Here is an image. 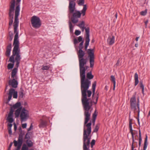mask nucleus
<instances>
[{"instance_id":"obj_1","label":"nucleus","mask_w":150,"mask_h":150,"mask_svg":"<svg viewBox=\"0 0 150 150\" xmlns=\"http://www.w3.org/2000/svg\"><path fill=\"white\" fill-rule=\"evenodd\" d=\"M89 86L88 87H85L81 85V101L83 107V110H85L84 115L85 117V124L87 123L90 119L91 112L89 110L91 108L92 105H90L89 100L90 98H87V96L90 97L91 95L92 92L90 90H88Z\"/></svg>"},{"instance_id":"obj_2","label":"nucleus","mask_w":150,"mask_h":150,"mask_svg":"<svg viewBox=\"0 0 150 150\" xmlns=\"http://www.w3.org/2000/svg\"><path fill=\"white\" fill-rule=\"evenodd\" d=\"M20 43H13L14 47L12 51V54H13V57L16 56L15 58V62H16L15 66L16 67L14 68L12 70V76L17 74L18 68L19 66L20 61L21 59V55L20 54V49L19 48Z\"/></svg>"},{"instance_id":"obj_3","label":"nucleus","mask_w":150,"mask_h":150,"mask_svg":"<svg viewBox=\"0 0 150 150\" xmlns=\"http://www.w3.org/2000/svg\"><path fill=\"white\" fill-rule=\"evenodd\" d=\"M85 117L84 124L83 132V146L85 149H86V146H89L90 143L91 137H89L91 132V122L85 124Z\"/></svg>"},{"instance_id":"obj_4","label":"nucleus","mask_w":150,"mask_h":150,"mask_svg":"<svg viewBox=\"0 0 150 150\" xmlns=\"http://www.w3.org/2000/svg\"><path fill=\"white\" fill-rule=\"evenodd\" d=\"M20 5H16L15 9L14 21L13 24L14 32L15 35L13 43H19L18 40V31L17 29L19 23L18 17L20 14Z\"/></svg>"},{"instance_id":"obj_5","label":"nucleus","mask_w":150,"mask_h":150,"mask_svg":"<svg viewBox=\"0 0 150 150\" xmlns=\"http://www.w3.org/2000/svg\"><path fill=\"white\" fill-rule=\"evenodd\" d=\"M84 76H82L81 74H80L81 78V85L85 87H88L90 86L91 82L89 80L93 79V78L94 76L92 74V71H90L88 72L86 74H86L85 73Z\"/></svg>"},{"instance_id":"obj_6","label":"nucleus","mask_w":150,"mask_h":150,"mask_svg":"<svg viewBox=\"0 0 150 150\" xmlns=\"http://www.w3.org/2000/svg\"><path fill=\"white\" fill-rule=\"evenodd\" d=\"M22 108L21 103L20 102H17L13 105L11 107L10 109V112L8 114V116L6 119V120L8 122H12L14 121V120L13 118V113L15 109L18 108Z\"/></svg>"},{"instance_id":"obj_7","label":"nucleus","mask_w":150,"mask_h":150,"mask_svg":"<svg viewBox=\"0 0 150 150\" xmlns=\"http://www.w3.org/2000/svg\"><path fill=\"white\" fill-rule=\"evenodd\" d=\"M15 0H11L10 2V5L8 12L9 25L11 26L13 22V12L15 9Z\"/></svg>"},{"instance_id":"obj_8","label":"nucleus","mask_w":150,"mask_h":150,"mask_svg":"<svg viewBox=\"0 0 150 150\" xmlns=\"http://www.w3.org/2000/svg\"><path fill=\"white\" fill-rule=\"evenodd\" d=\"M32 26L34 28L38 29L40 28L42 25L40 18L38 16H34L31 19Z\"/></svg>"},{"instance_id":"obj_9","label":"nucleus","mask_w":150,"mask_h":150,"mask_svg":"<svg viewBox=\"0 0 150 150\" xmlns=\"http://www.w3.org/2000/svg\"><path fill=\"white\" fill-rule=\"evenodd\" d=\"M87 53L89 57L90 67L92 68L94 65V50L93 49H89L87 50Z\"/></svg>"},{"instance_id":"obj_10","label":"nucleus","mask_w":150,"mask_h":150,"mask_svg":"<svg viewBox=\"0 0 150 150\" xmlns=\"http://www.w3.org/2000/svg\"><path fill=\"white\" fill-rule=\"evenodd\" d=\"M11 77L12 79H10L8 81V85L11 86L12 88H17L18 85V82L17 80L18 79V76L16 74L12 76L11 73Z\"/></svg>"},{"instance_id":"obj_11","label":"nucleus","mask_w":150,"mask_h":150,"mask_svg":"<svg viewBox=\"0 0 150 150\" xmlns=\"http://www.w3.org/2000/svg\"><path fill=\"white\" fill-rule=\"evenodd\" d=\"M71 13L72 14V16L71 18V22L74 24H76L79 21L78 18L81 17V13L79 11L76 10Z\"/></svg>"},{"instance_id":"obj_12","label":"nucleus","mask_w":150,"mask_h":150,"mask_svg":"<svg viewBox=\"0 0 150 150\" xmlns=\"http://www.w3.org/2000/svg\"><path fill=\"white\" fill-rule=\"evenodd\" d=\"M87 62V60L79 63L80 74L85 76L86 70L89 68V66L86 65Z\"/></svg>"},{"instance_id":"obj_13","label":"nucleus","mask_w":150,"mask_h":150,"mask_svg":"<svg viewBox=\"0 0 150 150\" xmlns=\"http://www.w3.org/2000/svg\"><path fill=\"white\" fill-rule=\"evenodd\" d=\"M29 117L28 111L25 108H22L20 115L21 122L26 121L28 118Z\"/></svg>"},{"instance_id":"obj_14","label":"nucleus","mask_w":150,"mask_h":150,"mask_svg":"<svg viewBox=\"0 0 150 150\" xmlns=\"http://www.w3.org/2000/svg\"><path fill=\"white\" fill-rule=\"evenodd\" d=\"M15 88H11L9 89L8 93V97L7 101L9 102L11 99L12 96L14 98H17L18 97V92L16 91Z\"/></svg>"},{"instance_id":"obj_15","label":"nucleus","mask_w":150,"mask_h":150,"mask_svg":"<svg viewBox=\"0 0 150 150\" xmlns=\"http://www.w3.org/2000/svg\"><path fill=\"white\" fill-rule=\"evenodd\" d=\"M130 107L133 110L135 111L137 109L136 108V100L135 95H133L132 96V97L130 99Z\"/></svg>"},{"instance_id":"obj_16","label":"nucleus","mask_w":150,"mask_h":150,"mask_svg":"<svg viewBox=\"0 0 150 150\" xmlns=\"http://www.w3.org/2000/svg\"><path fill=\"white\" fill-rule=\"evenodd\" d=\"M85 54V52L82 50H79L77 53L79 63L87 60V59L83 58Z\"/></svg>"},{"instance_id":"obj_17","label":"nucleus","mask_w":150,"mask_h":150,"mask_svg":"<svg viewBox=\"0 0 150 150\" xmlns=\"http://www.w3.org/2000/svg\"><path fill=\"white\" fill-rule=\"evenodd\" d=\"M85 0H79L78 2V4L79 6H83V8L82 10L81 11V14H82L83 16L85 14V12L87 10V8L86 5H84Z\"/></svg>"},{"instance_id":"obj_18","label":"nucleus","mask_w":150,"mask_h":150,"mask_svg":"<svg viewBox=\"0 0 150 150\" xmlns=\"http://www.w3.org/2000/svg\"><path fill=\"white\" fill-rule=\"evenodd\" d=\"M8 62H11L12 63H10L8 64L7 68L8 69H12L14 66L15 60L14 58L13 57V54L9 58Z\"/></svg>"},{"instance_id":"obj_19","label":"nucleus","mask_w":150,"mask_h":150,"mask_svg":"<svg viewBox=\"0 0 150 150\" xmlns=\"http://www.w3.org/2000/svg\"><path fill=\"white\" fill-rule=\"evenodd\" d=\"M76 3L73 2L72 1H70L69 2V12L70 14H71L72 13H73L75 9Z\"/></svg>"},{"instance_id":"obj_20","label":"nucleus","mask_w":150,"mask_h":150,"mask_svg":"<svg viewBox=\"0 0 150 150\" xmlns=\"http://www.w3.org/2000/svg\"><path fill=\"white\" fill-rule=\"evenodd\" d=\"M132 119H129V128L130 130V132L131 133L132 135V139H135L134 135V134L133 132V130L132 128Z\"/></svg>"},{"instance_id":"obj_21","label":"nucleus","mask_w":150,"mask_h":150,"mask_svg":"<svg viewBox=\"0 0 150 150\" xmlns=\"http://www.w3.org/2000/svg\"><path fill=\"white\" fill-rule=\"evenodd\" d=\"M13 143L15 146L17 147L16 150H20L23 143L18 142L15 140L13 141Z\"/></svg>"},{"instance_id":"obj_22","label":"nucleus","mask_w":150,"mask_h":150,"mask_svg":"<svg viewBox=\"0 0 150 150\" xmlns=\"http://www.w3.org/2000/svg\"><path fill=\"white\" fill-rule=\"evenodd\" d=\"M11 46V44L10 43L7 46L5 55L7 57L9 56L10 55V53L12 47Z\"/></svg>"},{"instance_id":"obj_23","label":"nucleus","mask_w":150,"mask_h":150,"mask_svg":"<svg viewBox=\"0 0 150 150\" xmlns=\"http://www.w3.org/2000/svg\"><path fill=\"white\" fill-rule=\"evenodd\" d=\"M139 143H138V149L139 150L141 146L142 142V139L141 136V130L139 128Z\"/></svg>"},{"instance_id":"obj_24","label":"nucleus","mask_w":150,"mask_h":150,"mask_svg":"<svg viewBox=\"0 0 150 150\" xmlns=\"http://www.w3.org/2000/svg\"><path fill=\"white\" fill-rule=\"evenodd\" d=\"M25 134L24 132H20L19 134V136L18 140L17 141L21 143H23V137Z\"/></svg>"},{"instance_id":"obj_25","label":"nucleus","mask_w":150,"mask_h":150,"mask_svg":"<svg viewBox=\"0 0 150 150\" xmlns=\"http://www.w3.org/2000/svg\"><path fill=\"white\" fill-rule=\"evenodd\" d=\"M86 37L85 40H90V28L89 27L85 28Z\"/></svg>"},{"instance_id":"obj_26","label":"nucleus","mask_w":150,"mask_h":150,"mask_svg":"<svg viewBox=\"0 0 150 150\" xmlns=\"http://www.w3.org/2000/svg\"><path fill=\"white\" fill-rule=\"evenodd\" d=\"M24 90L22 87L20 88V91L18 92V98L20 99L23 98L24 94Z\"/></svg>"},{"instance_id":"obj_27","label":"nucleus","mask_w":150,"mask_h":150,"mask_svg":"<svg viewBox=\"0 0 150 150\" xmlns=\"http://www.w3.org/2000/svg\"><path fill=\"white\" fill-rule=\"evenodd\" d=\"M148 140V136L146 134V135L145 138L144 143V146H143V150H146V149L148 145V142H147ZM141 150H143L141 149Z\"/></svg>"},{"instance_id":"obj_28","label":"nucleus","mask_w":150,"mask_h":150,"mask_svg":"<svg viewBox=\"0 0 150 150\" xmlns=\"http://www.w3.org/2000/svg\"><path fill=\"white\" fill-rule=\"evenodd\" d=\"M84 41L83 40V37L82 36H79L78 38V40L76 38H75L74 40V44H76L79 42H82Z\"/></svg>"},{"instance_id":"obj_29","label":"nucleus","mask_w":150,"mask_h":150,"mask_svg":"<svg viewBox=\"0 0 150 150\" xmlns=\"http://www.w3.org/2000/svg\"><path fill=\"white\" fill-rule=\"evenodd\" d=\"M107 42L110 45L113 44L115 42V37L112 35L111 38H109L107 39Z\"/></svg>"},{"instance_id":"obj_30","label":"nucleus","mask_w":150,"mask_h":150,"mask_svg":"<svg viewBox=\"0 0 150 150\" xmlns=\"http://www.w3.org/2000/svg\"><path fill=\"white\" fill-rule=\"evenodd\" d=\"M47 122L45 121L41 120V122L39 125V127L40 128H44L46 126Z\"/></svg>"},{"instance_id":"obj_31","label":"nucleus","mask_w":150,"mask_h":150,"mask_svg":"<svg viewBox=\"0 0 150 150\" xmlns=\"http://www.w3.org/2000/svg\"><path fill=\"white\" fill-rule=\"evenodd\" d=\"M12 122H8V123L7 127L8 130V133L9 135H11L12 134V131L11 130V127L12 126V124H11Z\"/></svg>"},{"instance_id":"obj_32","label":"nucleus","mask_w":150,"mask_h":150,"mask_svg":"<svg viewBox=\"0 0 150 150\" xmlns=\"http://www.w3.org/2000/svg\"><path fill=\"white\" fill-rule=\"evenodd\" d=\"M22 109V108L21 107V108H18L16 110L15 113L16 117L17 118L19 117V115H20V114H21Z\"/></svg>"},{"instance_id":"obj_33","label":"nucleus","mask_w":150,"mask_h":150,"mask_svg":"<svg viewBox=\"0 0 150 150\" xmlns=\"http://www.w3.org/2000/svg\"><path fill=\"white\" fill-rule=\"evenodd\" d=\"M134 78L135 80V84L134 86H136L138 83L139 81L138 80V76L137 73H136L134 75Z\"/></svg>"},{"instance_id":"obj_34","label":"nucleus","mask_w":150,"mask_h":150,"mask_svg":"<svg viewBox=\"0 0 150 150\" xmlns=\"http://www.w3.org/2000/svg\"><path fill=\"white\" fill-rule=\"evenodd\" d=\"M96 85V81H95L94 82V83L92 84V91H93V95H92V97H93L95 95Z\"/></svg>"},{"instance_id":"obj_35","label":"nucleus","mask_w":150,"mask_h":150,"mask_svg":"<svg viewBox=\"0 0 150 150\" xmlns=\"http://www.w3.org/2000/svg\"><path fill=\"white\" fill-rule=\"evenodd\" d=\"M110 80L113 83V90H114L115 88L116 84L115 78V76L113 75H111L110 76Z\"/></svg>"},{"instance_id":"obj_36","label":"nucleus","mask_w":150,"mask_h":150,"mask_svg":"<svg viewBox=\"0 0 150 150\" xmlns=\"http://www.w3.org/2000/svg\"><path fill=\"white\" fill-rule=\"evenodd\" d=\"M69 26L70 33H73L74 26H73L71 23L70 21L69 22Z\"/></svg>"},{"instance_id":"obj_37","label":"nucleus","mask_w":150,"mask_h":150,"mask_svg":"<svg viewBox=\"0 0 150 150\" xmlns=\"http://www.w3.org/2000/svg\"><path fill=\"white\" fill-rule=\"evenodd\" d=\"M140 85V87L142 88V94L144 95V85L143 83V81H141L139 83Z\"/></svg>"},{"instance_id":"obj_38","label":"nucleus","mask_w":150,"mask_h":150,"mask_svg":"<svg viewBox=\"0 0 150 150\" xmlns=\"http://www.w3.org/2000/svg\"><path fill=\"white\" fill-rule=\"evenodd\" d=\"M31 132H28L25 134L24 139H30V135Z\"/></svg>"},{"instance_id":"obj_39","label":"nucleus","mask_w":150,"mask_h":150,"mask_svg":"<svg viewBox=\"0 0 150 150\" xmlns=\"http://www.w3.org/2000/svg\"><path fill=\"white\" fill-rule=\"evenodd\" d=\"M90 40H85V43L84 45V49L86 51L87 50V47L89 45Z\"/></svg>"},{"instance_id":"obj_40","label":"nucleus","mask_w":150,"mask_h":150,"mask_svg":"<svg viewBox=\"0 0 150 150\" xmlns=\"http://www.w3.org/2000/svg\"><path fill=\"white\" fill-rule=\"evenodd\" d=\"M21 150H29L28 147L25 144H23L22 145Z\"/></svg>"},{"instance_id":"obj_41","label":"nucleus","mask_w":150,"mask_h":150,"mask_svg":"<svg viewBox=\"0 0 150 150\" xmlns=\"http://www.w3.org/2000/svg\"><path fill=\"white\" fill-rule=\"evenodd\" d=\"M50 66L49 65H46V66H42V67L41 68V69L43 70H48L50 68Z\"/></svg>"},{"instance_id":"obj_42","label":"nucleus","mask_w":150,"mask_h":150,"mask_svg":"<svg viewBox=\"0 0 150 150\" xmlns=\"http://www.w3.org/2000/svg\"><path fill=\"white\" fill-rule=\"evenodd\" d=\"M9 40L10 41H11L13 38V34L12 32L10 31L9 33Z\"/></svg>"},{"instance_id":"obj_43","label":"nucleus","mask_w":150,"mask_h":150,"mask_svg":"<svg viewBox=\"0 0 150 150\" xmlns=\"http://www.w3.org/2000/svg\"><path fill=\"white\" fill-rule=\"evenodd\" d=\"M25 143H26L25 144H26L28 147H32L33 145V143H29L28 142V140H26Z\"/></svg>"},{"instance_id":"obj_44","label":"nucleus","mask_w":150,"mask_h":150,"mask_svg":"<svg viewBox=\"0 0 150 150\" xmlns=\"http://www.w3.org/2000/svg\"><path fill=\"white\" fill-rule=\"evenodd\" d=\"M132 140V142L131 145V150H136V149H134V144L136 142L135 141V139Z\"/></svg>"},{"instance_id":"obj_45","label":"nucleus","mask_w":150,"mask_h":150,"mask_svg":"<svg viewBox=\"0 0 150 150\" xmlns=\"http://www.w3.org/2000/svg\"><path fill=\"white\" fill-rule=\"evenodd\" d=\"M84 42V41H82V42H81V43L79 44L78 47L79 50H82L83 48V43Z\"/></svg>"},{"instance_id":"obj_46","label":"nucleus","mask_w":150,"mask_h":150,"mask_svg":"<svg viewBox=\"0 0 150 150\" xmlns=\"http://www.w3.org/2000/svg\"><path fill=\"white\" fill-rule=\"evenodd\" d=\"M76 25L79 26L80 28H81V27H82V26H85V22L82 21L81 23L79 24Z\"/></svg>"},{"instance_id":"obj_47","label":"nucleus","mask_w":150,"mask_h":150,"mask_svg":"<svg viewBox=\"0 0 150 150\" xmlns=\"http://www.w3.org/2000/svg\"><path fill=\"white\" fill-rule=\"evenodd\" d=\"M147 13V10L146 9L144 11H142L140 12V14L142 16H144Z\"/></svg>"},{"instance_id":"obj_48","label":"nucleus","mask_w":150,"mask_h":150,"mask_svg":"<svg viewBox=\"0 0 150 150\" xmlns=\"http://www.w3.org/2000/svg\"><path fill=\"white\" fill-rule=\"evenodd\" d=\"M99 127L98 124L96 125L95 126V128L94 129L93 132H97L99 129Z\"/></svg>"},{"instance_id":"obj_49","label":"nucleus","mask_w":150,"mask_h":150,"mask_svg":"<svg viewBox=\"0 0 150 150\" xmlns=\"http://www.w3.org/2000/svg\"><path fill=\"white\" fill-rule=\"evenodd\" d=\"M81 33V31L79 30H75L74 34L78 36Z\"/></svg>"},{"instance_id":"obj_50","label":"nucleus","mask_w":150,"mask_h":150,"mask_svg":"<svg viewBox=\"0 0 150 150\" xmlns=\"http://www.w3.org/2000/svg\"><path fill=\"white\" fill-rule=\"evenodd\" d=\"M33 126L32 124H31L30 127L29 128H28V132H29V131H30L31 129H33Z\"/></svg>"},{"instance_id":"obj_51","label":"nucleus","mask_w":150,"mask_h":150,"mask_svg":"<svg viewBox=\"0 0 150 150\" xmlns=\"http://www.w3.org/2000/svg\"><path fill=\"white\" fill-rule=\"evenodd\" d=\"M27 124L26 123L23 124H22V127L23 129L26 128L27 127Z\"/></svg>"},{"instance_id":"obj_52","label":"nucleus","mask_w":150,"mask_h":150,"mask_svg":"<svg viewBox=\"0 0 150 150\" xmlns=\"http://www.w3.org/2000/svg\"><path fill=\"white\" fill-rule=\"evenodd\" d=\"M13 125H14V130L16 132L17 129V126L16 124V123H15V122H14L13 123Z\"/></svg>"},{"instance_id":"obj_53","label":"nucleus","mask_w":150,"mask_h":150,"mask_svg":"<svg viewBox=\"0 0 150 150\" xmlns=\"http://www.w3.org/2000/svg\"><path fill=\"white\" fill-rule=\"evenodd\" d=\"M97 116V115L95 113V112L94 113L93 115V119H96Z\"/></svg>"},{"instance_id":"obj_54","label":"nucleus","mask_w":150,"mask_h":150,"mask_svg":"<svg viewBox=\"0 0 150 150\" xmlns=\"http://www.w3.org/2000/svg\"><path fill=\"white\" fill-rule=\"evenodd\" d=\"M95 140L93 139L90 144L94 145L95 144Z\"/></svg>"},{"instance_id":"obj_55","label":"nucleus","mask_w":150,"mask_h":150,"mask_svg":"<svg viewBox=\"0 0 150 150\" xmlns=\"http://www.w3.org/2000/svg\"><path fill=\"white\" fill-rule=\"evenodd\" d=\"M139 115H137V122H138V125H139V126H140V122H139Z\"/></svg>"},{"instance_id":"obj_56","label":"nucleus","mask_w":150,"mask_h":150,"mask_svg":"<svg viewBox=\"0 0 150 150\" xmlns=\"http://www.w3.org/2000/svg\"><path fill=\"white\" fill-rule=\"evenodd\" d=\"M148 20H146V21H145L144 22L145 25V27L146 28L147 27V24L148 23Z\"/></svg>"},{"instance_id":"obj_57","label":"nucleus","mask_w":150,"mask_h":150,"mask_svg":"<svg viewBox=\"0 0 150 150\" xmlns=\"http://www.w3.org/2000/svg\"><path fill=\"white\" fill-rule=\"evenodd\" d=\"M21 1V0H16V5H20V3Z\"/></svg>"},{"instance_id":"obj_58","label":"nucleus","mask_w":150,"mask_h":150,"mask_svg":"<svg viewBox=\"0 0 150 150\" xmlns=\"http://www.w3.org/2000/svg\"><path fill=\"white\" fill-rule=\"evenodd\" d=\"M90 147V145H89V146H86V149H85L84 148V146H83V150H88ZM91 150H93L92 149Z\"/></svg>"},{"instance_id":"obj_59","label":"nucleus","mask_w":150,"mask_h":150,"mask_svg":"<svg viewBox=\"0 0 150 150\" xmlns=\"http://www.w3.org/2000/svg\"><path fill=\"white\" fill-rule=\"evenodd\" d=\"M18 130H19V132H24L23 131H22L21 128V127H19V128Z\"/></svg>"},{"instance_id":"obj_60","label":"nucleus","mask_w":150,"mask_h":150,"mask_svg":"<svg viewBox=\"0 0 150 150\" xmlns=\"http://www.w3.org/2000/svg\"><path fill=\"white\" fill-rule=\"evenodd\" d=\"M120 63V60H119V59H118L117 60V62L116 64V66H118L119 65Z\"/></svg>"},{"instance_id":"obj_61","label":"nucleus","mask_w":150,"mask_h":150,"mask_svg":"<svg viewBox=\"0 0 150 150\" xmlns=\"http://www.w3.org/2000/svg\"><path fill=\"white\" fill-rule=\"evenodd\" d=\"M138 146L137 145V142H136L134 144V148L135 147H137Z\"/></svg>"},{"instance_id":"obj_62","label":"nucleus","mask_w":150,"mask_h":150,"mask_svg":"<svg viewBox=\"0 0 150 150\" xmlns=\"http://www.w3.org/2000/svg\"><path fill=\"white\" fill-rule=\"evenodd\" d=\"M137 108L138 109V115H139V112H140V108H139V107H137Z\"/></svg>"},{"instance_id":"obj_63","label":"nucleus","mask_w":150,"mask_h":150,"mask_svg":"<svg viewBox=\"0 0 150 150\" xmlns=\"http://www.w3.org/2000/svg\"><path fill=\"white\" fill-rule=\"evenodd\" d=\"M13 143L12 142H11L10 143V144L9 145V146H8V148H11V147L13 144Z\"/></svg>"},{"instance_id":"obj_64","label":"nucleus","mask_w":150,"mask_h":150,"mask_svg":"<svg viewBox=\"0 0 150 150\" xmlns=\"http://www.w3.org/2000/svg\"><path fill=\"white\" fill-rule=\"evenodd\" d=\"M85 28H86V27H85V26H82V27H81V28L82 31H83L84 29H85Z\"/></svg>"}]
</instances>
